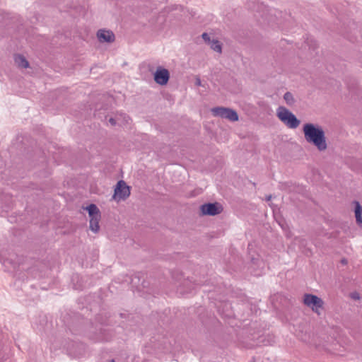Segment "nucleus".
I'll return each mask as SVG.
<instances>
[{
  "instance_id": "17",
  "label": "nucleus",
  "mask_w": 362,
  "mask_h": 362,
  "mask_svg": "<svg viewBox=\"0 0 362 362\" xmlns=\"http://www.w3.org/2000/svg\"><path fill=\"white\" fill-rule=\"evenodd\" d=\"M202 39H203L206 42L210 43L211 40H210V37H209V35H208V33H202Z\"/></svg>"
},
{
  "instance_id": "5",
  "label": "nucleus",
  "mask_w": 362,
  "mask_h": 362,
  "mask_svg": "<svg viewBox=\"0 0 362 362\" xmlns=\"http://www.w3.org/2000/svg\"><path fill=\"white\" fill-rule=\"evenodd\" d=\"M223 210L222 205L218 202L206 203L200 206V211L204 216H216Z\"/></svg>"
},
{
  "instance_id": "27",
  "label": "nucleus",
  "mask_w": 362,
  "mask_h": 362,
  "mask_svg": "<svg viewBox=\"0 0 362 362\" xmlns=\"http://www.w3.org/2000/svg\"><path fill=\"white\" fill-rule=\"evenodd\" d=\"M225 306H226V307H228H228H230V305H229V304H228V303H225Z\"/></svg>"
},
{
  "instance_id": "18",
  "label": "nucleus",
  "mask_w": 362,
  "mask_h": 362,
  "mask_svg": "<svg viewBox=\"0 0 362 362\" xmlns=\"http://www.w3.org/2000/svg\"><path fill=\"white\" fill-rule=\"evenodd\" d=\"M351 297L354 300H358L360 299V296L358 293H352L351 295Z\"/></svg>"
},
{
  "instance_id": "22",
  "label": "nucleus",
  "mask_w": 362,
  "mask_h": 362,
  "mask_svg": "<svg viewBox=\"0 0 362 362\" xmlns=\"http://www.w3.org/2000/svg\"><path fill=\"white\" fill-rule=\"evenodd\" d=\"M223 315H225V317H231V316H232L233 313H232L231 311H228V313H226V314L223 313Z\"/></svg>"
},
{
  "instance_id": "21",
  "label": "nucleus",
  "mask_w": 362,
  "mask_h": 362,
  "mask_svg": "<svg viewBox=\"0 0 362 362\" xmlns=\"http://www.w3.org/2000/svg\"><path fill=\"white\" fill-rule=\"evenodd\" d=\"M109 122L111 124V125L115 126L116 124V120L111 117L109 119Z\"/></svg>"
},
{
  "instance_id": "8",
  "label": "nucleus",
  "mask_w": 362,
  "mask_h": 362,
  "mask_svg": "<svg viewBox=\"0 0 362 362\" xmlns=\"http://www.w3.org/2000/svg\"><path fill=\"white\" fill-rule=\"evenodd\" d=\"M112 330L105 328H100L99 332L92 337L93 339L97 341H109L112 340Z\"/></svg>"
},
{
  "instance_id": "28",
  "label": "nucleus",
  "mask_w": 362,
  "mask_h": 362,
  "mask_svg": "<svg viewBox=\"0 0 362 362\" xmlns=\"http://www.w3.org/2000/svg\"><path fill=\"white\" fill-rule=\"evenodd\" d=\"M218 312H219V313H221V308H220V307H219V306H218Z\"/></svg>"
},
{
  "instance_id": "1",
  "label": "nucleus",
  "mask_w": 362,
  "mask_h": 362,
  "mask_svg": "<svg viewBox=\"0 0 362 362\" xmlns=\"http://www.w3.org/2000/svg\"><path fill=\"white\" fill-rule=\"evenodd\" d=\"M305 141L317 148L319 151L327 148V139L323 128L313 123H305L303 127Z\"/></svg>"
},
{
  "instance_id": "3",
  "label": "nucleus",
  "mask_w": 362,
  "mask_h": 362,
  "mask_svg": "<svg viewBox=\"0 0 362 362\" xmlns=\"http://www.w3.org/2000/svg\"><path fill=\"white\" fill-rule=\"evenodd\" d=\"M130 193V187L124 180H119L115 187L112 199L117 202L124 201L129 197Z\"/></svg>"
},
{
  "instance_id": "12",
  "label": "nucleus",
  "mask_w": 362,
  "mask_h": 362,
  "mask_svg": "<svg viewBox=\"0 0 362 362\" xmlns=\"http://www.w3.org/2000/svg\"><path fill=\"white\" fill-rule=\"evenodd\" d=\"M89 218H101V214L98 206L94 204H90L86 207Z\"/></svg>"
},
{
  "instance_id": "9",
  "label": "nucleus",
  "mask_w": 362,
  "mask_h": 362,
  "mask_svg": "<svg viewBox=\"0 0 362 362\" xmlns=\"http://www.w3.org/2000/svg\"><path fill=\"white\" fill-rule=\"evenodd\" d=\"M97 37L100 42H113L115 40V34L111 30H99Z\"/></svg>"
},
{
  "instance_id": "7",
  "label": "nucleus",
  "mask_w": 362,
  "mask_h": 362,
  "mask_svg": "<svg viewBox=\"0 0 362 362\" xmlns=\"http://www.w3.org/2000/svg\"><path fill=\"white\" fill-rule=\"evenodd\" d=\"M155 82L160 86L166 85L170 79V72L167 69L158 66L153 74Z\"/></svg>"
},
{
  "instance_id": "11",
  "label": "nucleus",
  "mask_w": 362,
  "mask_h": 362,
  "mask_svg": "<svg viewBox=\"0 0 362 362\" xmlns=\"http://www.w3.org/2000/svg\"><path fill=\"white\" fill-rule=\"evenodd\" d=\"M14 62L19 67L22 69H26L29 67V62L26 59V58L20 54H16L14 56Z\"/></svg>"
},
{
  "instance_id": "25",
  "label": "nucleus",
  "mask_w": 362,
  "mask_h": 362,
  "mask_svg": "<svg viewBox=\"0 0 362 362\" xmlns=\"http://www.w3.org/2000/svg\"><path fill=\"white\" fill-rule=\"evenodd\" d=\"M119 315L122 318H123L125 317L126 315L124 313H120Z\"/></svg>"
},
{
  "instance_id": "19",
  "label": "nucleus",
  "mask_w": 362,
  "mask_h": 362,
  "mask_svg": "<svg viewBox=\"0 0 362 362\" xmlns=\"http://www.w3.org/2000/svg\"><path fill=\"white\" fill-rule=\"evenodd\" d=\"M308 44L310 47H311L313 49L316 47L315 42H313V40H308Z\"/></svg>"
},
{
  "instance_id": "20",
  "label": "nucleus",
  "mask_w": 362,
  "mask_h": 362,
  "mask_svg": "<svg viewBox=\"0 0 362 362\" xmlns=\"http://www.w3.org/2000/svg\"><path fill=\"white\" fill-rule=\"evenodd\" d=\"M195 85L197 86H202V81H201V79L199 78V77H197L196 78V80H195Z\"/></svg>"
},
{
  "instance_id": "2",
  "label": "nucleus",
  "mask_w": 362,
  "mask_h": 362,
  "mask_svg": "<svg viewBox=\"0 0 362 362\" xmlns=\"http://www.w3.org/2000/svg\"><path fill=\"white\" fill-rule=\"evenodd\" d=\"M276 115L278 118L290 129L297 128L300 123V119H298L293 112L283 106L278 107Z\"/></svg>"
},
{
  "instance_id": "6",
  "label": "nucleus",
  "mask_w": 362,
  "mask_h": 362,
  "mask_svg": "<svg viewBox=\"0 0 362 362\" xmlns=\"http://www.w3.org/2000/svg\"><path fill=\"white\" fill-rule=\"evenodd\" d=\"M303 303L316 313L319 308H322L324 304L323 300L320 298L313 294H305Z\"/></svg>"
},
{
  "instance_id": "4",
  "label": "nucleus",
  "mask_w": 362,
  "mask_h": 362,
  "mask_svg": "<svg viewBox=\"0 0 362 362\" xmlns=\"http://www.w3.org/2000/svg\"><path fill=\"white\" fill-rule=\"evenodd\" d=\"M212 115L223 119H227L231 122H236L239 117L237 112L229 107H216L211 109Z\"/></svg>"
},
{
  "instance_id": "10",
  "label": "nucleus",
  "mask_w": 362,
  "mask_h": 362,
  "mask_svg": "<svg viewBox=\"0 0 362 362\" xmlns=\"http://www.w3.org/2000/svg\"><path fill=\"white\" fill-rule=\"evenodd\" d=\"M353 204L355 206L354 215L356 218V222L360 228H362V206L358 201H354Z\"/></svg>"
},
{
  "instance_id": "26",
  "label": "nucleus",
  "mask_w": 362,
  "mask_h": 362,
  "mask_svg": "<svg viewBox=\"0 0 362 362\" xmlns=\"http://www.w3.org/2000/svg\"><path fill=\"white\" fill-rule=\"evenodd\" d=\"M107 362H116V361L115 359H111V360L107 361Z\"/></svg>"
},
{
  "instance_id": "24",
  "label": "nucleus",
  "mask_w": 362,
  "mask_h": 362,
  "mask_svg": "<svg viewBox=\"0 0 362 362\" xmlns=\"http://www.w3.org/2000/svg\"><path fill=\"white\" fill-rule=\"evenodd\" d=\"M341 264H347V260H346V259H344H344H342L341 260Z\"/></svg>"
},
{
  "instance_id": "23",
  "label": "nucleus",
  "mask_w": 362,
  "mask_h": 362,
  "mask_svg": "<svg viewBox=\"0 0 362 362\" xmlns=\"http://www.w3.org/2000/svg\"><path fill=\"white\" fill-rule=\"evenodd\" d=\"M272 196L271 194H269V195L266 196L265 200L267 202H269L272 199Z\"/></svg>"
},
{
  "instance_id": "15",
  "label": "nucleus",
  "mask_w": 362,
  "mask_h": 362,
  "mask_svg": "<svg viewBox=\"0 0 362 362\" xmlns=\"http://www.w3.org/2000/svg\"><path fill=\"white\" fill-rule=\"evenodd\" d=\"M210 47L211 48L216 52H218V53H221V51H222V47H221V44L220 43V42L217 40H213L212 41L210 42Z\"/></svg>"
},
{
  "instance_id": "14",
  "label": "nucleus",
  "mask_w": 362,
  "mask_h": 362,
  "mask_svg": "<svg viewBox=\"0 0 362 362\" xmlns=\"http://www.w3.org/2000/svg\"><path fill=\"white\" fill-rule=\"evenodd\" d=\"M100 218H91L89 221L90 229L94 232L98 233L100 230L99 221Z\"/></svg>"
},
{
  "instance_id": "16",
  "label": "nucleus",
  "mask_w": 362,
  "mask_h": 362,
  "mask_svg": "<svg viewBox=\"0 0 362 362\" xmlns=\"http://www.w3.org/2000/svg\"><path fill=\"white\" fill-rule=\"evenodd\" d=\"M284 99L285 100L286 104L289 106H291L295 103V99L291 92H286L284 95Z\"/></svg>"
},
{
  "instance_id": "13",
  "label": "nucleus",
  "mask_w": 362,
  "mask_h": 362,
  "mask_svg": "<svg viewBox=\"0 0 362 362\" xmlns=\"http://www.w3.org/2000/svg\"><path fill=\"white\" fill-rule=\"evenodd\" d=\"M9 264L12 265V267L16 269L19 265L23 264V258L22 257H19L17 255H11L9 258L6 259Z\"/></svg>"
}]
</instances>
